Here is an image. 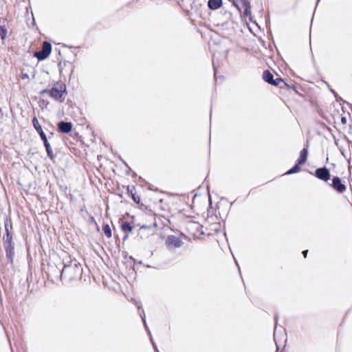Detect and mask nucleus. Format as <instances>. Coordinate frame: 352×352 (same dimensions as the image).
<instances>
[{"mask_svg": "<svg viewBox=\"0 0 352 352\" xmlns=\"http://www.w3.org/2000/svg\"><path fill=\"white\" fill-rule=\"evenodd\" d=\"M52 51V46L50 43L44 42L43 44L42 50L35 53V56L38 60H44L47 58L50 54Z\"/></svg>", "mask_w": 352, "mask_h": 352, "instance_id": "obj_5", "label": "nucleus"}, {"mask_svg": "<svg viewBox=\"0 0 352 352\" xmlns=\"http://www.w3.org/2000/svg\"><path fill=\"white\" fill-rule=\"evenodd\" d=\"M140 316L142 318V320L144 322L145 327L147 328V325H146V320H145V314L144 313V311H142V314H141Z\"/></svg>", "mask_w": 352, "mask_h": 352, "instance_id": "obj_18", "label": "nucleus"}, {"mask_svg": "<svg viewBox=\"0 0 352 352\" xmlns=\"http://www.w3.org/2000/svg\"><path fill=\"white\" fill-rule=\"evenodd\" d=\"M155 349H156V352H158V350L156 348H155Z\"/></svg>", "mask_w": 352, "mask_h": 352, "instance_id": "obj_24", "label": "nucleus"}, {"mask_svg": "<svg viewBox=\"0 0 352 352\" xmlns=\"http://www.w3.org/2000/svg\"><path fill=\"white\" fill-rule=\"evenodd\" d=\"M7 234L6 236H4V248L6 253V256L9 261L12 262L13 260V256L14 254V243H12V237L8 232V228H6Z\"/></svg>", "mask_w": 352, "mask_h": 352, "instance_id": "obj_3", "label": "nucleus"}, {"mask_svg": "<svg viewBox=\"0 0 352 352\" xmlns=\"http://www.w3.org/2000/svg\"><path fill=\"white\" fill-rule=\"evenodd\" d=\"M122 230L124 232H131L133 230V227L128 222H124L122 224Z\"/></svg>", "mask_w": 352, "mask_h": 352, "instance_id": "obj_15", "label": "nucleus"}, {"mask_svg": "<svg viewBox=\"0 0 352 352\" xmlns=\"http://www.w3.org/2000/svg\"><path fill=\"white\" fill-rule=\"evenodd\" d=\"M23 78H28L29 76L27 74H23Z\"/></svg>", "mask_w": 352, "mask_h": 352, "instance_id": "obj_21", "label": "nucleus"}, {"mask_svg": "<svg viewBox=\"0 0 352 352\" xmlns=\"http://www.w3.org/2000/svg\"><path fill=\"white\" fill-rule=\"evenodd\" d=\"M222 5V0H209L208 6L211 10H217Z\"/></svg>", "mask_w": 352, "mask_h": 352, "instance_id": "obj_11", "label": "nucleus"}, {"mask_svg": "<svg viewBox=\"0 0 352 352\" xmlns=\"http://www.w3.org/2000/svg\"><path fill=\"white\" fill-rule=\"evenodd\" d=\"M341 122H342V123H343V124H346V118L342 117V119H341Z\"/></svg>", "mask_w": 352, "mask_h": 352, "instance_id": "obj_19", "label": "nucleus"}, {"mask_svg": "<svg viewBox=\"0 0 352 352\" xmlns=\"http://www.w3.org/2000/svg\"><path fill=\"white\" fill-rule=\"evenodd\" d=\"M7 35V30L3 27L0 25V36L2 40H4Z\"/></svg>", "mask_w": 352, "mask_h": 352, "instance_id": "obj_17", "label": "nucleus"}, {"mask_svg": "<svg viewBox=\"0 0 352 352\" xmlns=\"http://www.w3.org/2000/svg\"><path fill=\"white\" fill-rule=\"evenodd\" d=\"M307 252H308V250H305L302 252V254H303V256L305 258L307 256Z\"/></svg>", "mask_w": 352, "mask_h": 352, "instance_id": "obj_20", "label": "nucleus"}, {"mask_svg": "<svg viewBox=\"0 0 352 352\" xmlns=\"http://www.w3.org/2000/svg\"><path fill=\"white\" fill-rule=\"evenodd\" d=\"M133 200H134L135 201H138L136 200V198H135V197H133Z\"/></svg>", "mask_w": 352, "mask_h": 352, "instance_id": "obj_22", "label": "nucleus"}, {"mask_svg": "<svg viewBox=\"0 0 352 352\" xmlns=\"http://www.w3.org/2000/svg\"><path fill=\"white\" fill-rule=\"evenodd\" d=\"M241 3L243 6L244 7V14L247 16L250 15L251 12L249 2L247 0H243Z\"/></svg>", "mask_w": 352, "mask_h": 352, "instance_id": "obj_13", "label": "nucleus"}, {"mask_svg": "<svg viewBox=\"0 0 352 352\" xmlns=\"http://www.w3.org/2000/svg\"><path fill=\"white\" fill-rule=\"evenodd\" d=\"M104 234L107 238H111L112 236L111 230L109 225L106 224L102 227Z\"/></svg>", "mask_w": 352, "mask_h": 352, "instance_id": "obj_14", "label": "nucleus"}, {"mask_svg": "<svg viewBox=\"0 0 352 352\" xmlns=\"http://www.w3.org/2000/svg\"><path fill=\"white\" fill-rule=\"evenodd\" d=\"M308 151L307 148H303L300 152V155L298 160V164H304L307 159Z\"/></svg>", "mask_w": 352, "mask_h": 352, "instance_id": "obj_12", "label": "nucleus"}, {"mask_svg": "<svg viewBox=\"0 0 352 352\" xmlns=\"http://www.w3.org/2000/svg\"><path fill=\"white\" fill-rule=\"evenodd\" d=\"M59 130L62 133H68L72 131V124L71 122H60L58 124Z\"/></svg>", "mask_w": 352, "mask_h": 352, "instance_id": "obj_10", "label": "nucleus"}, {"mask_svg": "<svg viewBox=\"0 0 352 352\" xmlns=\"http://www.w3.org/2000/svg\"><path fill=\"white\" fill-rule=\"evenodd\" d=\"M66 91V87L63 84H57L55 87H52L50 90L44 89L42 93H48L49 95L54 100H59L63 94Z\"/></svg>", "mask_w": 352, "mask_h": 352, "instance_id": "obj_4", "label": "nucleus"}, {"mask_svg": "<svg viewBox=\"0 0 352 352\" xmlns=\"http://www.w3.org/2000/svg\"><path fill=\"white\" fill-rule=\"evenodd\" d=\"M332 187L339 193H343L346 191V185L342 182V180L338 177H334L332 179Z\"/></svg>", "mask_w": 352, "mask_h": 352, "instance_id": "obj_7", "label": "nucleus"}, {"mask_svg": "<svg viewBox=\"0 0 352 352\" xmlns=\"http://www.w3.org/2000/svg\"><path fill=\"white\" fill-rule=\"evenodd\" d=\"M263 76L265 82L275 86H278L280 82H283V80L279 78L274 80L273 75L269 71L264 72Z\"/></svg>", "mask_w": 352, "mask_h": 352, "instance_id": "obj_9", "label": "nucleus"}, {"mask_svg": "<svg viewBox=\"0 0 352 352\" xmlns=\"http://www.w3.org/2000/svg\"><path fill=\"white\" fill-rule=\"evenodd\" d=\"M166 243L168 248H176L181 247L183 243L179 237L168 236L166 241Z\"/></svg>", "mask_w": 352, "mask_h": 352, "instance_id": "obj_8", "label": "nucleus"}, {"mask_svg": "<svg viewBox=\"0 0 352 352\" xmlns=\"http://www.w3.org/2000/svg\"><path fill=\"white\" fill-rule=\"evenodd\" d=\"M301 164H298V162L291 169H289L287 173L286 174L287 175H292V174H294V173H296L300 171V166Z\"/></svg>", "mask_w": 352, "mask_h": 352, "instance_id": "obj_16", "label": "nucleus"}, {"mask_svg": "<svg viewBox=\"0 0 352 352\" xmlns=\"http://www.w3.org/2000/svg\"><path fill=\"white\" fill-rule=\"evenodd\" d=\"M320 0H317V3L320 1Z\"/></svg>", "mask_w": 352, "mask_h": 352, "instance_id": "obj_23", "label": "nucleus"}, {"mask_svg": "<svg viewBox=\"0 0 352 352\" xmlns=\"http://www.w3.org/2000/svg\"><path fill=\"white\" fill-rule=\"evenodd\" d=\"M32 124H33L34 129H36V131L39 133L40 137L43 142V144L46 148V151L47 153L48 157L52 160L53 159L52 149L50 146V143L47 141V137H46L45 133L43 132L41 126L40 125V124L38 122V119L36 117H34L32 119Z\"/></svg>", "mask_w": 352, "mask_h": 352, "instance_id": "obj_2", "label": "nucleus"}, {"mask_svg": "<svg viewBox=\"0 0 352 352\" xmlns=\"http://www.w3.org/2000/svg\"><path fill=\"white\" fill-rule=\"evenodd\" d=\"M315 176L324 182H327L331 177L329 170L326 167L318 168L315 170Z\"/></svg>", "mask_w": 352, "mask_h": 352, "instance_id": "obj_6", "label": "nucleus"}, {"mask_svg": "<svg viewBox=\"0 0 352 352\" xmlns=\"http://www.w3.org/2000/svg\"><path fill=\"white\" fill-rule=\"evenodd\" d=\"M82 269L81 265L76 260H71L64 264L60 274L61 279L67 281L79 280L81 278Z\"/></svg>", "mask_w": 352, "mask_h": 352, "instance_id": "obj_1", "label": "nucleus"}]
</instances>
